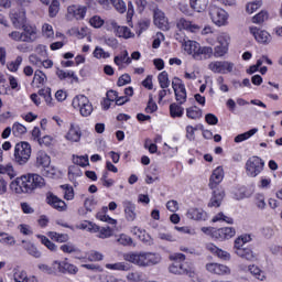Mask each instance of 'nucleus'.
Segmentation results:
<instances>
[{
	"instance_id": "nucleus-46",
	"label": "nucleus",
	"mask_w": 282,
	"mask_h": 282,
	"mask_svg": "<svg viewBox=\"0 0 282 282\" xmlns=\"http://www.w3.org/2000/svg\"><path fill=\"white\" fill-rule=\"evenodd\" d=\"M128 282H144V273L142 271H131L126 275Z\"/></svg>"
},
{
	"instance_id": "nucleus-7",
	"label": "nucleus",
	"mask_w": 282,
	"mask_h": 282,
	"mask_svg": "<svg viewBox=\"0 0 282 282\" xmlns=\"http://www.w3.org/2000/svg\"><path fill=\"white\" fill-rule=\"evenodd\" d=\"M217 45L213 48V56L215 58H223L228 54L230 47V34L223 32L217 36Z\"/></svg>"
},
{
	"instance_id": "nucleus-35",
	"label": "nucleus",
	"mask_w": 282,
	"mask_h": 282,
	"mask_svg": "<svg viewBox=\"0 0 282 282\" xmlns=\"http://www.w3.org/2000/svg\"><path fill=\"white\" fill-rule=\"evenodd\" d=\"M98 202L94 196L87 197L84 200V208L85 210H79V215H87V213H93L96 209Z\"/></svg>"
},
{
	"instance_id": "nucleus-63",
	"label": "nucleus",
	"mask_w": 282,
	"mask_h": 282,
	"mask_svg": "<svg viewBox=\"0 0 282 282\" xmlns=\"http://www.w3.org/2000/svg\"><path fill=\"white\" fill-rule=\"evenodd\" d=\"M42 35L44 36V39H54V28L47 23L43 24Z\"/></svg>"
},
{
	"instance_id": "nucleus-51",
	"label": "nucleus",
	"mask_w": 282,
	"mask_h": 282,
	"mask_svg": "<svg viewBox=\"0 0 282 282\" xmlns=\"http://www.w3.org/2000/svg\"><path fill=\"white\" fill-rule=\"evenodd\" d=\"M11 21L14 28H23V25H25V12H22L21 15L17 13L11 14Z\"/></svg>"
},
{
	"instance_id": "nucleus-4",
	"label": "nucleus",
	"mask_w": 282,
	"mask_h": 282,
	"mask_svg": "<svg viewBox=\"0 0 282 282\" xmlns=\"http://www.w3.org/2000/svg\"><path fill=\"white\" fill-rule=\"evenodd\" d=\"M208 14L212 23H214V25L217 28H226V25L229 23L228 19H230V15L227 13V11L215 4L209 6Z\"/></svg>"
},
{
	"instance_id": "nucleus-58",
	"label": "nucleus",
	"mask_w": 282,
	"mask_h": 282,
	"mask_svg": "<svg viewBox=\"0 0 282 282\" xmlns=\"http://www.w3.org/2000/svg\"><path fill=\"white\" fill-rule=\"evenodd\" d=\"M0 243L3 246H14L15 240L10 234L0 232Z\"/></svg>"
},
{
	"instance_id": "nucleus-10",
	"label": "nucleus",
	"mask_w": 282,
	"mask_h": 282,
	"mask_svg": "<svg viewBox=\"0 0 282 282\" xmlns=\"http://www.w3.org/2000/svg\"><path fill=\"white\" fill-rule=\"evenodd\" d=\"M171 274H186L191 279H195V268L188 262L175 261L169 267Z\"/></svg>"
},
{
	"instance_id": "nucleus-54",
	"label": "nucleus",
	"mask_w": 282,
	"mask_h": 282,
	"mask_svg": "<svg viewBox=\"0 0 282 282\" xmlns=\"http://www.w3.org/2000/svg\"><path fill=\"white\" fill-rule=\"evenodd\" d=\"M73 162L76 166H89V156L88 155H73Z\"/></svg>"
},
{
	"instance_id": "nucleus-38",
	"label": "nucleus",
	"mask_w": 282,
	"mask_h": 282,
	"mask_svg": "<svg viewBox=\"0 0 282 282\" xmlns=\"http://www.w3.org/2000/svg\"><path fill=\"white\" fill-rule=\"evenodd\" d=\"M171 118H182L184 116V107L180 102H173L170 105Z\"/></svg>"
},
{
	"instance_id": "nucleus-40",
	"label": "nucleus",
	"mask_w": 282,
	"mask_h": 282,
	"mask_svg": "<svg viewBox=\"0 0 282 282\" xmlns=\"http://www.w3.org/2000/svg\"><path fill=\"white\" fill-rule=\"evenodd\" d=\"M56 76L59 78V80H67V78H72L74 83H78V76L74 70H63L58 69L56 72Z\"/></svg>"
},
{
	"instance_id": "nucleus-36",
	"label": "nucleus",
	"mask_w": 282,
	"mask_h": 282,
	"mask_svg": "<svg viewBox=\"0 0 282 282\" xmlns=\"http://www.w3.org/2000/svg\"><path fill=\"white\" fill-rule=\"evenodd\" d=\"M31 177L33 184V193L37 191V188H45L47 183L45 182V178L41 176V174L31 173Z\"/></svg>"
},
{
	"instance_id": "nucleus-23",
	"label": "nucleus",
	"mask_w": 282,
	"mask_h": 282,
	"mask_svg": "<svg viewBox=\"0 0 282 282\" xmlns=\"http://www.w3.org/2000/svg\"><path fill=\"white\" fill-rule=\"evenodd\" d=\"M220 182H224V167L218 166L213 171L208 186L212 191H215V188H219Z\"/></svg>"
},
{
	"instance_id": "nucleus-48",
	"label": "nucleus",
	"mask_w": 282,
	"mask_h": 282,
	"mask_svg": "<svg viewBox=\"0 0 282 282\" xmlns=\"http://www.w3.org/2000/svg\"><path fill=\"white\" fill-rule=\"evenodd\" d=\"M47 237H50V239H52L53 241H57L58 243H66V241H69V236L67 234L50 231L47 234Z\"/></svg>"
},
{
	"instance_id": "nucleus-21",
	"label": "nucleus",
	"mask_w": 282,
	"mask_h": 282,
	"mask_svg": "<svg viewBox=\"0 0 282 282\" xmlns=\"http://www.w3.org/2000/svg\"><path fill=\"white\" fill-rule=\"evenodd\" d=\"M122 206H123V213H124L126 220L135 221V219H138V212H137L135 203H133L131 200H123Z\"/></svg>"
},
{
	"instance_id": "nucleus-44",
	"label": "nucleus",
	"mask_w": 282,
	"mask_h": 282,
	"mask_svg": "<svg viewBox=\"0 0 282 282\" xmlns=\"http://www.w3.org/2000/svg\"><path fill=\"white\" fill-rule=\"evenodd\" d=\"M256 133H259V129L252 128L251 130L235 137V142L237 144H239L240 142H246V140H250V138H252V135H254Z\"/></svg>"
},
{
	"instance_id": "nucleus-6",
	"label": "nucleus",
	"mask_w": 282,
	"mask_h": 282,
	"mask_svg": "<svg viewBox=\"0 0 282 282\" xmlns=\"http://www.w3.org/2000/svg\"><path fill=\"white\" fill-rule=\"evenodd\" d=\"M72 106L77 109L83 118H89L94 113V105L85 95H77L73 98Z\"/></svg>"
},
{
	"instance_id": "nucleus-29",
	"label": "nucleus",
	"mask_w": 282,
	"mask_h": 282,
	"mask_svg": "<svg viewBox=\"0 0 282 282\" xmlns=\"http://www.w3.org/2000/svg\"><path fill=\"white\" fill-rule=\"evenodd\" d=\"M47 83V75L41 69H36L33 75L32 87L41 89Z\"/></svg>"
},
{
	"instance_id": "nucleus-25",
	"label": "nucleus",
	"mask_w": 282,
	"mask_h": 282,
	"mask_svg": "<svg viewBox=\"0 0 282 282\" xmlns=\"http://www.w3.org/2000/svg\"><path fill=\"white\" fill-rule=\"evenodd\" d=\"M206 248H207L208 252L214 254V257L221 259V261H230V259H231V256L228 251L219 249V247L215 246V243H207Z\"/></svg>"
},
{
	"instance_id": "nucleus-45",
	"label": "nucleus",
	"mask_w": 282,
	"mask_h": 282,
	"mask_svg": "<svg viewBox=\"0 0 282 282\" xmlns=\"http://www.w3.org/2000/svg\"><path fill=\"white\" fill-rule=\"evenodd\" d=\"M24 243V250L30 254V257H34V259H41V252L36 246L32 242H25Z\"/></svg>"
},
{
	"instance_id": "nucleus-30",
	"label": "nucleus",
	"mask_w": 282,
	"mask_h": 282,
	"mask_svg": "<svg viewBox=\"0 0 282 282\" xmlns=\"http://www.w3.org/2000/svg\"><path fill=\"white\" fill-rule=\"evenodd\" d=\"M112 28H115V34L119 39H133L134 34L128 26H118L116 22H111Z\"/></svg>"
},
{
	"instance_id": "nucleus-27",
	"label": "nucleus",
	"mask_w": 282,
	"mask_h": 282,
	"mask_svg": "<svg viewBox=\"0 0 282 282\" xmlns=\"http://www.w3.org/2000/svg\"><path fill=\"white\" fill-rule=\"evenodd\" d=\"M39 31L36 30V26L32 25H24L23 32H22V39L24 43H32L36 41Z\"/></svg>"
},
{
	"instance_id": "nucleus-24",
	"label": "nucleus",
	"mask_w": 282,
	"mask_h": 282,
	"mask_svg": "<svg viewBox=\"0 0 282 282\" xmlns=\"http://www.w3.org/2000/svg\"><path fill=\"white\" fill-rule=\"evenodd\" d=\"M46 204H48L50 206H52V208H55V210H58L59 213H65V210H67V204L54 194H47Z\"/></svg>"
},
{
	"instance_id": "nucleus-49",
	"label": "nucleus",
	"mask_w": 282,
	"mask_h": 282,
	"mask_svg": "<svg viewBox=\"0 0 282 282\" xmlns=\"http://www.w3.org/2000/svg\"><path fill=\"white\" fill-rule=\"evenodd\" d=\"M158 82L161 89H169L171 86V80H169V73L166 70L161 72L158 76Z\"/></svg>"
},
{
	"instance_id": "nucleus-43",
	"label": "nucleus",
	"mask_w": 282,
	"mask_h": 282,
	"mask_svg": "<svg viewBox=\"0 0 282 282\" xmlns=\"http://www.w3.org/2000/svg\"><path fill=\"white\" fill-rule=\"evenodd\" d=\"M104 212H99L96 215V218L99 219V221H106V224H110L111 226H116L118 224V220L109 217L107 214V210H109V207H102Z\"/></svg>"
},
{
	"instance_id": "nucleus-41",
	"label": "nucleus",
	"mask_w": 282,
	"mask_h": 282,
	"mask_svg": "<svg viewBox=\"0 0 282 282\" xmlns=\"http://www.w3.org/2000/svg\"><path fill=\"white\" fill-rule=\"evenodd\" d=\"M116 241L119 246H123L124 248H130L131 246H133V238H131L127 234L117 235Z\"/></svg>"
},
{
	"instance_id": "nucleus-31",
	"label": "nucleus",
	"mask_w": 282,
	"mask_h": 282,
	"mask_svg": "<svg viewBox=\"0 0 282 282\" xmlns=\"http://www.w3.org/2000/svg\"><path fill=\"white\" fill-rule=\"evenodd\" d=\"M130 232L134 237H138V239H140V241H143V243H151V236L149 234H147V230H144L138 226H133V227H131Z\"/></svg>"
},
{
	"instance_id": "nucleus-8",
	"label": "nucleus",
	"mask_w": 282,
	"mask_h": 282,
	"mask_svg": "<svg viewBox=\"0 0 282 282\" xmlns=\"http://www.w3.org/2000/svg\"><path fill=\"white\" fill-rule=\"evenodd\" d=\"M87 6L83 4H70L66 9V20L67 21H84L87 17Z\"/></svg>"
},
{
	"instance_id": "nucleus-1",
	"label": "nucleus",
	"mask_w": 282,
	"mask_h": 282,
	"mask_svg": "<svg viewBox=\"0 0 282 282\" xmlns=\"http://www.w3.org/2000/svg\"><path fill=\"white\" fill-rule=\"evenodd\" d=\"M123 259L138 268H153V265L162 263L160 253L149 251H130L123 254Z\"/></svg>"
},
{
	"instance_id": "nucleus-50",
	"label": "nucleus",
	"mask_w": 282,
	"mask_h": 282,
	"mask_svg": "<svg viewBox=\"0 0 282 282\" xmlns=\"http://www.w3.org/2000/svg\"><path fill=\"white\" fill-rule=\"evenodd\" d=\"M0 174L8 175L10 180L17 177V172L14 171V166H12V164L0 165Z\"/></svg>"
},
{
	"instance_id": "nucleus-9",
	"label": "nucleus",
	"mask_w": 282,
	"mask_h": 282,
	"mask_svg": "<svg viewBox=\"0 0 282 282\" xmlns=\"http://www.w3.org/2000/svg\"><path fill=\"white\" fill-rule=\"evenodd\" d=\"M265 162L259 156H251L246 162V172L249 177H257L263 171Z\"/></svg>"
},
{
	"instance_id": "nucleus-33",
	"label": "nucleus",
	"mask_w": 282,
	"mask_h": 282,
	"mask_svg": "<svg viewBox=\"0 0 282 282\" xmlns=\"http://www.w3.org/2000/svg\"><path fill=\"white\" fill-rule=\"evenodd\" d=\"M78 177H83V170H80V167L78 165H72L68 167V180L69 182H72L73 184H78V182H76L78 180Z\"/></svg>"
},
{
	"instance_id": "nucleus-62",
	"label": "nucleus",
	"mask_w": 282,
	"mask_h": 282,
	"mask_svg": "<svg viewBox=\"0 0 282 282\" xmlns=\"http://www.w3.org/2000/svg\"><path fill=\"white\" fill-rule=\"evenodd\" d=\"M158 239H160L161 241H169L170 243L177 241V238H175L173 234L164 231L158 232Z\"/></svg>"
},
{
	"instance_id": "nucleus-16",
	"label": "nucleus",
	"mask_w": 282,
	"mask_h": 282,
	"mask_svg": "<svg viewBox=\"0 0 282 282\" xmlns=\"http://www.w3.org/2000/svg\"><path fill=\"white\" fill-rule=\"evenodd\" d=\"M154 25L163 32H169L171 30V24L169 23V18L164 14V11L156 9L154 10Z\"/></svg>"
},
{
	"instance_id": "nucleus-59",
	"label": "nucleus",
	"mask_w": 282,
	"mask_h": 282,
	"mask_svg": "<svg viewBox=\"0 0 282 282\" xmlns=\"http://www.w3.org/2000/svg\"><path fill=\"white\" fill-rule=\"evenodd\" d=\"M110 3L119 14H124V12H127V3H124L123 0H110Z\"/></svg>"
},
{
	"instance_id": "nucleus-18",
	"label": "nucleus",
	"mask_w": 282,
	"mask_h": 282,
	"mask_svg": "<svg viewBox=\"0 0 282 282\" xmlns=\"http://www.w3.org/2000/svg\"><path fill=\"white\" fill-rule=\"evenodd\" d=\"M206 270L207 272H210V274H217L218 276H226L231 273L228 265L217 262L207 263Z\"/></svg>"
},
{
	"instance_id": "nucleus-13",
	"label": "nucleus",
	"mask_w": 282,
	"mask_h": 282,
	"mask_svg": "<svg viewBox=\"0 0 282 282\" xmlns=\"http://www.w3.org/2000/svg\"><path fill=\"white\" fill-rule=\"evenodd\" d=\"M53 269L56 270V274H78V267L67 262V259L53 261Z\"/></svg>"
},
{
	"instance_id": "nucleus-52",
	"label": "nucleus",
	"mask_w": 282,
	"mask_h": 282,
	"mask_svg": "<svg viewBox=\"0 0 282 282\" xmlns=\"http://www.w3.org/2000/svg\"><path fill=\"white\" fill-rule=\"evenodd\" d=\"M23 63V57L18 56L14 61H11L7 64V68L9 72L17 73L19 72V67H21V64Z\"/></svg>"
},
{
	"instance_id": "nucleus-11",
	"label": "nucleus",
	"mask_w": 282,
	"mask_h": 282,
	"mask_svg": "<svg viewBox=\"0 0 282 282\" xmlns=\"http://www.w3.org/2000/svg\"><path fill=\"white\" fill-rule=\"evenodd\" d=\"M208 69L214 74H232L235 63L230 61H214L208 64Z\"/></svg>"
},
{
	"instance_id": "nucleus-15",
	"label": "nucleus",
	"mask_w": 282,
	"mask_h": 282,
	"mask_svg": "<svg viewBox=\"0 0 282 282\" xmlns=\"http://www.w3.org/2000/svg\"><path fill=\"white\" fill-rule=\"evenodd\" d=\"M249 32L254 36L256 41L262 45H268L272 42V35H270L265 30H261L257 26H250Z\"/></svg>"
},
{
	"instance_id": "nucleus-17",
	"label": "nucleus",
	"mask_w": 282,
	"mask_h": 282,
	"mask_svg": "<svg viewBox=\"0 0 282 282\" xmlns=\"http://www.w3.org/2000/svg\"><path fill=\"white\" fill-rule=\"evenodd\" d=\"M80 138H83V131L80 130V127L76 123H70L68 131L64 135V139L70 144H74L76 142H80Z\"/></svg>"
},
{
	"instance_id": "nucleus-56",
	"label": "nucleus",
	"mask_w": 282,
	"mask_h": 282,
	"mask_svg": "<svg viewBox=\"0 0 282 282\" xmlns=\"http://www.w3.org/2000/svg\"><path fill=\"white\" fill-rule=\"evenodd\" d=\"M93 55L95 58L99 59L100 58H109L111 56L110 52H106L105 48L100 47V46H96Z\"/></svg>"
},
{
	"instance_id": "nucleus-34",
	"label": "nucleus",
	"mask_w": 282,
	"mask_h": 282,
	"mask_svg": "<svg viewBox=\"0 0 282 282\" xmlns=\"http://www.w3.org/2000/svg\"><path fill=\"white\" fill-rule=\"evenodd\" d=\"M235 254H237V257L240 259H245L246 261H257V254L250 248L238 250Z\"/></svg>"
},
{
	"instance_id": "nucleus-55",
	"label": "nucleus",
	"mask_w": 282,
	"mask_h": 282,
	"mask_svg": "<svg viewBox=\"0 0 282 282\" xmlns=\"http://www.w3.org/2000/svg\"><path fill=\"white\" fill-rule=\"evenodd\" d=\"M253 204L259 208V210L265 209V196L263 194H256L253 197Z\"/></svg>"
},
{
	"instance_id": "nucleus-28",
	"label": "nucleus",
	"mask_w": 282,
	"mask_h": 282,
	"mask_svg": "<svg viewBox=\"0 0 282 282\" xmlns=\"http://www.w3.org/2000/svg\"><path fill=\"white\" fill-rule=\"evenodd\" d=\"M52 164V159L45 153V151H39L36 154L35 166L36 169H47Z\"/></svg>"
},
{
	"instance_id": "nucleus-14",
	"label": "nucleus",
	"mask_w": 282,
	"mask_h": 282,
	"mask_svg": "<svg viewBox=\"0 0 282 282\" xmlns=\"http://www.w3.org/2000/svg\"><path fill=\"white\" fill-rule=\"evenodd\" d=\"M176 28L178 32H191V34H197V32L202 30V26L186 18H180L176 20Z\"/></svg>"
},
{
	"instance_id": "nucleus-47",
	"label": "nucleus",
	"mask_w": 282,
	"mask_h": 282,
	"mask_svg": "<svg viewBox=\"0 0 282 282\" xmlns=\"http://www.w3.org/2000/svg\"><path fill=\"white\" fill-rule=\"evenodd\" d=\"M107 270H115L118 272H129V264L127 262L107 263Z\"/></svg>"
},
{
	"instance_id": "nucleus-2",
	"label": "nucleus",
	"mask_w": 282,
	"mask_h": 282,
	"mask_svg": "<svg viewBox=\"0 0 282 282\" xmlns=\"http://www.w3.org/2000/svg\"><path fill=\"white\" fill-rule=\"evenodd\" d=\"M182 47L194 61H208V58H213V47L202 46L197 41L184 40Z\"/></svg>"
},
{
	"instance_id": "nucleus-26",
	"label": "nucleus",
	"mask_w": 282,
	"mask_h": 282,
	"mask_svg": "<svg viewBox=\"0 0 282 282\" xmlns=\"http://www.w3.org/2000/svg\"><path fill=\"white\" fill-rule=\"evenodd\" d=\"M115 65L118 69H124L128 65H131V57H129V51L123 50L119 55H116L113 58Z\"/></svg>"
},
{
	"instance_id": "nucleus-32",
	"label": "nucleus",
	"mask_w": 282,
	"mask_h": 282,
	"mask_svg": "<svg viewBox=\"0 0 282 282\" xmlns=\"http://www.w3.org/2000/svg\"><path fill=\"white\" fill-rule=\"evenodd\" d=\"M12 276L15 282H30V279L28 278V272L24 271L21 267L13 268Z\"/></svg>"
},
{
	"instance_id": "nucleus-61",
	"label": "nucleus",
	"mask_w": 282,
	"mask_h": 282,
	"mask_svg": "<svg viewBox=\"0 0 282 282\" xmlns=\"http://www.w3.org/2000/svg\"><path fill=\"white\" fill-rule=\"evenodd\" d=\"M61 188L62 191H64V199H67V202H72V199H74V187L65 184L61 185Z\"/></svg>"
},
{
	"instance_id": "nucleus-19",
	"label": "nucleus",
	"mask_w": 282,
	"mask_h": 282,
	"mask_svg": "<svg viewBox=\"0 0 282 282\" xmlns=\"http://www.w3.org/2000/svg\"><path fill=\"white\" fill-rule=\"evenodd\" d=\"M226 197V192L221 187H216L213 189L212 197L208 203L209 208H219L224 198Z\"/></svg>"
},
{
	"instance_id": "nucleus-64",
	"label": "nucleus",
	"mask_w": 282,
	"mask_h": 282,
	"mask_svg": "<svg viewBox=\"0 0 282 282\" xmlns=\"http://www.w3.org/2000/svg\"><path fill=\"white\" fill-rule=\"evenodd\" d=\"M212 221L217 224V221H225V224H234L231 217L226 216L224 213H218L216 216L213 217Z\"/></svg>"
},
{
	"instance_id": "nucleus-12",
	"label": "nucleus",
	"mask_w": 282,
	"mask_h": 282,
	"mask_svg": "<svg viewBox=\"0 0 282 282\" xmlns=\"http://www.w3.org/2000/svg\"><path fill=\"white\" fill-rule=\"evenodd\" d=\"M172 88L175 95V100L178 102V105H184L186 102L187 94H186V85H184V82L182 79L175 77L172 80Z\"/></svg>"
},
{
	"instance_id": "nucleus-20",
	"label": "nucleus",
	"mask_w": 282,
	"mask_h": 282,
	"mask_svg": "<svg viewBox=\"0 0 282 282\" xmlns=\"http://www.w3.org/2000/svg\"><path fill=\"white\" fill-rule=\"evenodd\" d=\"M235 235H237V230L232 227L216 228L214 239L216 241H227L228 239H232Z\"/></svg>"
},
{
	"instance_id": "nucleus-53",
	"label": "nucleus",
	"mask_w": 282,
	"mask_h": 282,
	"mask_svg": "<svg viewBox=\"0 0 282 282\" xmlns=\"http://www.w3.org/2000/svg\"><path fill=\"white\" fill-rule=\"evenodd\" d=\"M36 237H37V239H40L41 243L43 246H45V248L51 250V252H56L57 247L47 237H45L43 235H37Z\"/></svg>"
},
{
	"instance_id": "nucleus-37",
	"label": "nucleus",
	"mask_w": 282,
	"mask_h": 282,
	"mask_svg": "<svg viewBox=\"0 0 282 282\" xmlns=\"http://www.w3.org/2000/svg\"><path fill=\"white\" fill-rule=\"evenodd\" d=\"M248 272H250V274H252V276H254V279H257L258 281H265L267 279L265 271L261 270V268H259L258 265L250 264L248 267Z\"/></svg>"
},
{
	"instance_id": "nucleus-39",
	"label": "nucleus",
	"mask_w": 282,
	"mask_h": 282,
	"mask_svg": "<svg viewBox=\"0 0 282 282\" xmlns=\"http://www.w3.org/2000/svg\"><path fill=\"white\" fill-rule=\"evenodd\" d=\"M189 6L192 10L195 12H205L206 8H208L207 0H189Z\"/></svg>"
},
{
	"instance_id": "nucleus-5",
	"label": "nucleus",
	"mask_w": 282,
	"mask_h": 282,
	"mask_svg": "<svg viewBox=\"0 0 282 282\" xmlns=\"http://www.w3.org/2000/svg\"><path fill=\"white\" fill-rule=\"evenodd\" d=\"M32 156V147L28 142L17 143L14 147V162L20 166H24L30 162V158Z\"/></svg>"
},
{
	"instance_id": "nucleus-57",
	"label": "nucleus",
	"mask_w": 282,
	"mask_h": 282,
	"mask_svg": "<svg viewBox=\"0 0 282 282\" xmlns=\"http://www.w3.org/2000/svg\"><path fill=\"white\" fill-rule=\"evenodd\" d=\"M261 6H263V2H261L260 0L249 2L246 6V11L248 14H254V12H257V10L261 8Z\"/></svg>"
},
{
	"instance_id": "nucleus-3",
	"label": "nucleus",
	"mask_w": 282,
	"mask_h": 282,
	"mask_svg": "<svg viewBox=\"0 0 282 282\" xmlns=\"http://www.w3.org/2000/svg\"><path fill=\"white\" fill-rule=\"evenodd\" d=\"M10 188L17 195L21 194H32L34 193L33 183H32V173L23 174L15 180H13L10 184Z\"/></svg>"
},
{
	"instance_id": "nucleus-22",
	"label": "nucleus",
	"mask_w": 282,
	"mask_h": 282,
	"mask_svg": "<svg viewBox=\"0 0 282 282\" xmlns=\"http://www.w3.org/2000/svg\"><path fill=\"white\" fill-rule=\"evenodd\" d=\"M186 217L193 221H206L208 219V213L202 208L191 207L187 209Z\"/></svg>"
},
{
	"instance_id": "nucleus-60",
	"label": "nucleus",
	"mask_w": 282,
	"mask_h": 282,
	"mask_svg": "<svg viewBox=\"0 0 282 282\" xmlns=\"http://www.w3.org/2000/svg\"><path fill=\"white\" fill-rule=\"evenodd\" d=\"M29 63L30 65H33V67H37V69H41L43 57H41V55L33 53L29 56Z\"/></svg>"
},
{
	"instance_id": "nucleus-42",
	"label": "nucleus",
	"mask_w": 282,
	"mask_h": 282,
	"mask_svg": "<svg viewBox=\"0 0 282 282\" xmlns=\"http://www.w3.org/2000/svg\"><path fill=\"white\" fill-rule=\"evenodd\" d=\"M203 111L197 106H192L189 108H186V117L189 118V120H199L202 118Z\"/></svg>"
}]
</instances>
